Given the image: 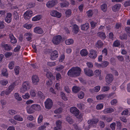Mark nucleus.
Masks as SVG:
<instances>
[{
  "instance_id": "f257e3e1",
  "label": "nucleus",
  "mask_w": 130,
  "mask_h": 130,
  "mask_svg": "<svg viewBox=\"0 0 130 130\" xmlns=\"http://www.w3.org/2000/svg\"><path fill=\"white\" fill-rule=\"evenodd\" d=\"M62 39V38L61 36L57 35L53 37L52 42L55 45H58L60 43Z\"/></svg>"
},
{
  "instance_id": "f03ea898",
  "label": "nucleus",
  "mask_w": 130,
  "mask_h": 130,
  "mask_svg": "<svg viewBox=\"0 0 130 130\" xmlns=\"http://www.w3.org/2000/svg\"><path fill=\"white\" fill-rule=\"evenodd\" d=\"M44 103L46 108L48 109H51L53 105V101L50 98L47 99Z\"/></svg>"
},
{
  "instance_id": "7ed1b4c3",
  "label": "nucleus",
  "mask_w": 130,
  "mask_h": 130,
  "mask_svg": "<svg viewBox=\"0 0 130 130\" xmlns=\"http://www.w3.org/2000/svg\"><path fill=\"white\" fill-rule=\"evenodd\" d=\"M84 71L85 74L88 76L91 77L94 75L93 72L91 69L85 68L84 69Z\"/></svg>"
},
{
  "instance_id": "20e7f679",
  "label": "nucleus",
  "mask_w": 130,
  "mask_h": 130,
  "mask_svg": "<svg viewBox=\"0 0 130 130\" xmlns=\"http://www.w3.org/2000/svg\"><path fill=\"white\" fill-rule=\"evenodd\" d=\"M105 78L106 83L109 84L112 82L113 79V76L112 74H109L106 75Z\"/></svg>"
},
{
  "instance_id": "39448f33",
  "label": "nucleus",
  "mask_w": 130,
  "mask_h": 130,
  "mask_svg": "<svg viewBox=\"0 0 130 130\" xmlns=\"http://www.w3.org/2000/svg\"><path fill=\"white\" fill-rule=\"evenodd\" d=\"M33 12L30 10L27 11L24 14V17L26 20H28L31 17Z\"/></svg>"
},
{
  "instance_id": "423d86ee",
  "label": "nucleus",
  "mask_w": 130,
  "mask_h": 130,
  "mask_svg": "<svg viewBox=\"0 0 130 130\" xmlns=\"http://www.w3.org/2000/svg\"><path fill=\"white\" fill-rule=\"evenodd\" d=\"M50 59L53 60L56 59L57 58L58 56V52L56 50H55L52 52L50 54Z\"/></svg>"
},
{
  "instance_id": "0eeeda50",
  "label": "nucleus",
  "mask_w": 130,
  "mask_h": 130,
  "mask_svg": "<svg viewBox=\"0 0 130 130\" xmlns=\"http://www.w3.org/2000/svg\"><path fill=\"white\" fill-rule=\"evenodd\" d=\"M90 52L89 56V57L91 58L94 59L97 56L96 51L91 49L90 51Z\"/></svg>"
},
{
  "instance_id": "6e6552de",
  "label": "nucleus",
  "mask_w": 130,
  "mask_h": 130,
  "mask_svg": "<svg viewBox=\"0 0 130 130\" xmlns=\"http://www.w3.org/2000/svg\"><path fill=\"white\" fill-rule=\"evenodd\" d=\"M71 112L74 114L75 116H77L79 113V111L75 107H71L70 109Z\"/></svg>"
},
{
  "instance_id": "1a4fd4ad",
  "label": "nucleus",
  "mask_w": 130,
  "mask_h": 130,
  "mask_svg": "<svg viewBox=\"0 0 130 130\" xmlns=\"http://www.w3.org/2000/svg\"><path fill=\"white\" fill-rule=\"evenodd\" d=\"M51 15L54 17H56L58 18H60L61 16V14L56 10H53L50 12Z\"/></svg>"
},
{
  "instance_id": "9d476101",
  "label": "nucleus",
  "mask_w": 130,
  "mask_h": 130,
  "mask_svg": "<svg viewBox=\"0 0 130 130\" xmlns=\"http://www.w3.org/2000/svg\"><path fill=\"white\" fill-rule=\"evenodd\" d=\"M57 3L56 0H53L48 2L46 4V5L48 8H51L53 7Z\"/></svg>"
},
{
  "instance_id": "9b49d317",
  "label": "nucleus",
  "mask_w": 130,
  "mask_h": 130,
  "mask_svg": "<svg viewBox=\"0 0 130 130\" xmlns=\"http://www.w3.org/2000/svg\"><path fill=\"white\" fill-rule=\"evenodd\" d=\"M74 71L75 76H78L80 75L81 69L80 68L78 67H73Z\"/></svg>"
},
{
  "instance_id": "f8f14e48",
  "label": "nucleus",
  "mask_w": 130,
  "mask_h": 130,
  "mask_svg": "<svg viewBox=\"0 0 130 130\" xmlns=\"http://www.w3.org/2000/svg\"><path fill=\"white\" fill-rule=\"evenodd\" d=\"M99 121V120L98 119L94 118L89 120L87 122L88 124H90L92 126V124H96Z\"/></svg>"
},
{
  "instance_id": "ddd939ff",
  "label": "nucleus",
  "mask_w": 130,
  "mask_h": 130,
  "mask_svg": "<svg viewBox=\"0 0 130 130\" xmlns=\"http://www.w3.org/2000/svg\"><path fill=\"white\" fill-rule=\"evenodd\" d=\"M32 81L33 84L35 85H37L39 81V79L37 76L34 75L32 76Z\"/></svg>"
},
{
  "instance_id": "4468645a",
  "label": "nucleus",
  "mask_w": 130,
  "mask_h": 130,
  "mask_svg": "<svg viewBox=\"0 0 130 130\" xmlns=\"http://www.w3.org/2000/svg\"><path fill=\"white\" fill-rule=\"evenodd\" d=\"M12 14L10 13H8L7 14V16L5 18V20L8 23H10L11 20Z\"/></svg>"
},
{
  "instance_id": "2eb2a0df",
  "label": "nucleus",
  "mask_w": 130,
  "mask_h": 130,
  "mask_svg": "<svg viewBox=\"0 0 130 130\" xmlns=\"http://www.w3.org/2000/svg\"><path fill=\"white\" fill-rule=\"evenodd\" d=\"M34 31L35 33L39 34H42L43 33L42 29L38 27H35L34 28Z\"/></svg>"
},
{
  "instance_id": "dca6fc26",
  "label": "nucleus",
  "mask_w": 130,
  "mask_h": 130,
  "mask_svg": "<svg viewBox=\"0 0 130 130\" xmlns=\"http://www.w3.org/2000/svg\"><path fill=\"white\" fill-rule=\"evenodd\" d=\"M2 47L4 48V50L7 51H10L12 49V47L10 45L7 44H2Z\"/></svg>"
},
{
  "instance_id": "f3484780",
  "label": "nucleus",
  "mask_w": 130,
  "mask_h": 130,
  "mask_svg": "<svg viewBox=\"0 0 130 130\" xmlns=\"http://www.w3.org/2000/svg\"><path fill=\"white\" fill-rule=\"evenodd\" d=\"M74 71L73 67L68 71L67 73L68 76L71 77H76Z\"/></svg>"
},
{
  "instance_id": "a211bd4d",
  "label": "nucleus",
  "mask_w": 130,
  "mask_h": 130,
  "mask_svg": "<svg viewBox=\"0 0 130 130\" xmlns=\"http://www.w3.org/2000/svg\"><path fill=\"white\" fill-rule=\"evenodd\" d=\"M121 6L120 4H116L113 6L112 7V11L114 12H117L119 10Z\"/></svg>"
},
{
  "instance_id": "6ab92c4d",
  "label": "nucleus",
  "mask_w": 130,
  "mask_h": 130,
  "mask_svg": "<svg viewBox=\"0 0 130 130\" xmlns=\"http://www.w3.org/2000/svg\"><path fill=\"white\" fill-rule=\"evenodd\" d=\"M22 86L27 90L29 89L30 87V83L28 82H24Z\"/></svg>"
},
{
  "instance_id": "aec40b11",
  "label": "nucleus",
  "mask_w": 130,
  "mask_h": 130,
  "mask_svg": "<svg viewBox=\"0 0 130 130\" xmlns=\"http://www.w3.org/2000/svg\"><path fill=\"white\" fill-rule=\"evenodd\" d=\"M9 37L11 40V42L12 43H15L17 42V40L12 34H10Z\"/></svg>"
},
{
  "instance_id": "412c9836",
  "label": "nucleus",
  "mask_w": 130,
  "mask_h": 130,
  "mask_svg": "<svg viewBox=\"0 0 130 130\" xmlns=\"http://www.w3.org/2000/svg\"><path fill=\"white\" fill-rule=\"evenodd\" d=\"M89 27V24L88 23H86L85 24L81 25V29L82 30H87Z\"/></svg>"
},
{
  "instance_id": "4be33fe9",
  "label": "nucleus",
  "mask_w": 130,
  "mask_h": 130,
  "mask_svg": "<svg viewBox=\"0 0 130 130\" xmlns=\"http://www.w3.org/2000/svg\"><path fill=\"white\" fill-rule=\"evenodd\" d=\"M15 87V84L13 83L10 85L6 90L9 94L12 90Z\"/></svg>"
},
{
  "instance_id": "5701e85b",
  "label": "nucleus",
  "mask_w": 130,
  "mask_h": 130,
  "mask_svg": "<svg viewBox=\"0 0 130 130\" xmlns=\"http://www.w3.org/2000/svg\"><path fill=\"white\" fill-rule=\"evenodd\" d=\"M13 118L15 120L19 121H23V118L20 115H17L13 117Z\"/></svg>"
},
{
  "instance_id": "b1692460",
  "label": "nucleus",
  "mask_w": 130,
  "mask_h": 130,
  "mask_svg": "<svg viewBox=\"0 0 130 130\" xmlns=\"http://www.w3.org/2000/svg\"><path fill=\"white\" fill-rule=\"evenodd\" d=\"M79 29L78 26L76 24H74L73 26L72 32L75 34H77L79 32Z\"/></svg>"
},
{
  "instance_id": "393cba45",
  "label": "nucleus",
  "mask_w": 130,
  "mask_h": 130,
  "mask_svg": "<svg viewBox=\"0 0 130 130\" xmlns=\"http://www.w3.org/2000/svg\"><path fill=\"white\" fill-rule=\"evenodd\" d=\"M72 89L73 92L76 93L78 92L80 90V88L79 87L74 86L73 87Z\"/></svg>"
},
{
  "instance_id": "a878e982",
  "label": "nucleus",
  "mask_w": 130,
  "mask_h": 130,
  "mask_svg": "<svg viewBox=\"0 0 130 130\" xmlns=\"http://www.w3.org/2000/svg\"><path fill=\"white\" fill-rule=\"evenodd\" d=\"M103 45L102 42L100 40H99L96 43L95 46L96 47L98 48H100Z\"/></svg>"
},
{
  "instance_id": "bb28decb",
  "label": "nucleus",
  "mask_w": 130,
  "mask_h": 130,
  "mask_svg": "<svg viewBox=\"0 0 130 130\" xmlns=\"http://www.w3.org/2000/svg\"><path fill=\"white\" fill-rule=\"evenodd\" d=\"M114 111V109L111 108H107L103 110V112L105 113H110Z\"/></svg>"
},
{
  "instance_id": "cd10ccee",
  "label": "nucleus",
  "mask_w": 130,
  "mask_h": 130,
  "mask_svg": "<svg viewBox=\"0 0 130 130\" xmlns=\"http://www.w3.org/2000/svg\"><path fill=\"white\" fill-rule=\"evenodd\" d=\"M35 111H39L41 110V108L40 105L38 104H34L32 105Z\"/></svg>"
},
{
  "instance_id": "c85d7f7f",
  "label": "nucleus",
  "mask_w": 130,
  "mask_h": 130,
  "mask_svg": "<svg viewBox=\"0 0 130 130\" xmlns=\"http://www.w3.org/2000/svg\"><path fill=\"white\" fill-rule=\"evenodd\" d=\"M32 34L30 33H26L25 34V38L27 41H30L31 39Z\"/></svg>"
},
{
  "instance_id": "c756f323",
  "label": "nucleus",
  "mask_w": 130,
  "mask_h": 130,
  "mask_svg": "<svg viewBox=\"0 0 130 130\" xmlns=\"http://www.w3.org/2000/svg\"><path fill=\"white\" fill-rule=\"evenodd\" d=\"M38 96L40 99H45V96L43 94L41 91H38L37 93Z\"/></svg>"
},
{
  "instance_id": "7c9ffc66",
  "label": "nucleus",
  "mask_w": 130,
  "mask_h": 130,
  "mask_svg": "<svg viewBox=\"0 0 130 130\" xmlns=\"http://www.w3.org/2000/svg\"><path fill=\"white\" fill-rule=\"evenodd\" d=\"M27 110V112L29 114L32 113L35 111L32 105L30 107H28Z\"/></svg>"
},
{
  "instance_id": "2f4dec72",
  "label": "nucleus",
  "mask_w": 130,
  "mask_h": 130,
  "mask_svg": "<svg viewBox=\"0 0 130 130\" xmlns=\"http://www.w3.org/2000/svg\"><path fill=\"white\" fill-rule=\"evenodd\" d=\"M2 74L4 76L7 77L8 76V74L7 72V70L6 69L4 68L2 70Z\"/></svg>"
},
{
  "instance_id": "473e14b6",
  "label": "nucleus",
  "mask_w": 130,
  "mask_h": 130,
  "mask_svg": "<svg viewBox=\"0 0 130 130\" xmlns=\"http://www.w3.org/2000/svg\"><path fill=\"white\" fill-rule=\"evenodd\" d=\"M80 54L82 56H85L88 55V53L86 49H83L81 51Z\"/></svg>"
},
{
  "instance_id": "72a5a7b5",
  "label": "nucleus",
  "mask_w": 130,
  "mask_h": 130,
  "mask_svg": "<svg viewBox=\"0 0 130 130\" xmlns=\"http://www.w3.org/2000/svg\"><path fill=\"white\" fill-rule=\"evenodd\" d=\"M47 77L49 78H51V79H55V77L51 73L49 72L46 73Z\"/></svg>"
},
{
  "instance_id": "f704fd0d",
  "label": "nucleus",
  "mask_w": 130,
  "mask_h": 130,
  "mask_svg": "<svg viewBox=\"0 0 130 130\" xmlns=\"http://www.w3.org/2000/svg\"><path fill=\"white\" fill-rule=\"evenodd\" d=\"M102 119L105 120L107 122H110L112 121V118L106 117L105 116L103 115L102 116Z\"/></svg>"
},
{
  "instance_id": "c9c22d12",
  "label": "nucleus",
  "mask_w": 130,
  "mask_h": 130,
  "mask_svg": "<svg viewBox=\"0 0 130 130\" xmlns=\"http://www.w3.org/2000/svg\"><path fill=\"white\" fill-rule=\"evenodd\" d=\"M97 35L102 39H104L105 38V35L103 32H99L97 33Z\"/></svg>"
},
{
  "instance_id": "e433bc0d",
  "label": "nucleus",
  "mask_w": 130,
  "mask_h": 130,
  "mask_svg": "<svg viewBox=\"0 0 130 130\" xmlns=\"http://www.w3.org/2000/svg\"><path fill=\"white\" fill-rule=\"evenodd\" d=\"M74 42V41L72 39H69L66 40L65 41V43L67 45H69L72 44Z\"/></svg>"
},
{
  "instance_id": "4c0bfd02",
  "label": "nucleus",
  "mask_w": 130,
  "mask_h": 130,
  "mask_svg": "<svg viewBox=\"0 0 130 130\" xmlns=\"http://www.w3.org/2000/svg\"><path fill=\"white\" fill-rule=\"evenodd\" d=\"M101 10L104 12H106L107 10V5L105 4H103L101 5Z\"/></svg>"
},
{
  "instance_id": "58836bf2",
  "label": "nucleus",
  "mask_w": 130,
  "mask_h": 130,
  "mask_svg": "<svg viewBox=\"0 0 130 130\" xmlns=\"http://www.w3.org/2000/svg\"><path fill=\"white\" fill-rule=\"evenodd\" d=\"M100 86H98L94 87V90H91L90 91L92 93L94 91L96 92H98L100 90Z\"/></svg>"
},
{
  "instance_id": "ea45409f",
  "label": "nucleus",
  "mask_w": 130,
  "mask_h": 130,
  "mask_svg": "<svg viewBox=\"0 0 130 130\" xmlns=\"http://www.w3.org/2000/svg\"><path fill=\"white\" fill-rule=\"evenodd\" d=\"M84 93L82 91H80L77 94V96L78 98L80 99H83L84 96Z\"/></svg>"
},
{
  "instance_id": "a19ab883",
  "label": "nucleus",
  "mask_w": 130,
  "mask_h": 130,
  "mask_svg": "<svg viewBox=\"0 0 130 130\" xmlns=\"http://www.w3.org/2000/svg\"><path fill=\"white\" fill-rule=\"evenodd\" d=\"M62 123V121L60 120L57 121L56 122V127L58 128H61V125Z\"/></svg>"
},
{
  "instance_id": "79ce46f5",
  "label": "nucleus",
  "mask_w": 130,
  "mask_h": 130,
  "mask_svg": "<svg viewBox=\"0 0 130 130\" xmlns=\"http://www.w3.org/2000/svg\"><path fill=\"white\" fill-rule=\"evenodd\" d=\"M119 38L121 40H126L127 38V36L126 34H123L120 35L119 36Z\"/></svg>"
},
{
  "instance_id": "37998d69",
  "label": "nucleus",
  "mask_w": 130,
  "mask_h": 130,
  "mask_svg": "<svg viewBox=\"0 0 130 130\" xmlns=\"http://www.w3.org/2000/svg\"><path fill=\"white\" fill-rule=\"evenodd\" d=\"M14 96L15 98L18 101H20L22 100V98L18 93H15Z\"/></svg>"
},
{
  "instance_id": "c03bdc74",
  "label": "nucleus",
  "mask_w": 130,
  "mask_h": 130,
  "mask_svg": "<svg viewBox=\"0 0 130 130\" xmlns=\"http://www.w3.org/2000/svg\"><path fill=\"white\" fill-rule=\"evenodd\" d=\"M8 113L10 115H13L17 113V112L15 110L13 109H10L8 111Z\"/></svg>"
},
{
  "instance_id": "a18cd8bd",
  "label": "nucleus",
  "mask_w": 130,
  "mask_h": 130,
  "mask_svg": "<svg viewBox=\"0 0 130 130\" xmlns=\"http://www.w3.org/2000/svg\"><path fill=\"white\" fill-rule=\"evenodd\" d=\"M120 45V41L118 40H117L115 41L113 44V46L115 47H118Z\"/></svg>"
},
{
  "instance_id": "49530a36",
  "label": "nucleus",
  "mask_w": 130,
  "mask_h": 130,
  "mask_svg": "<svg viewBox=\"0 0 130 130\" xmlns=\"http://www.w3.org/2000/svg\"><path fill=\"white\" fill-rule=\"evenodd\" d=\"M41 16L40 15H37L33 18L32 20L34 21H36L39 20L41 18Z\"/></svg>"
},
{
  "instance_id": "de8ad7c7",
  "label": "nucleus",
  "mask_w": 130,
  "mask_h": 130,
  "mask_svg": "<svg viewBox=\"0 0 130 130\" xmlns=\"http://www.w3.org/2000/svg\"><path fill=\"white\" fill-rule=\"evenodd\" d=\"M60 4L61 7H63L68 6L69 3L67 2H65L63 3H60Z\"/></svg>"
},
{
  "instance_id": "09e8293b",
  "label": "nucleus",
  "mask_w": 130,
  "mask_h": 130,
  "mask_svg": "<svg viewBox=\"0 0 130 130\" xmlns=\"http://www.w3.org/2000/svg\"><path fill=\"white\" fill-rule=\"evenodd\" d=\"M66 119L69 123L71 124L73 123V120L72 118L70 116H68L66 118Z\"/></svg>"
},
{
  "instance_id": "8fccbe9b",
  "label": "nucleus",
  "mask_w": 130,
  "mask_h": 130,
  "mask_svg": "<svg viewBox=\"0 0 130 130\" xmlns=\"http://www.w3.org/2000/svg\"><path fill=\"white\" fill-rule=\"evenodd\" d=\"M109 63L107 61H104L101 63V66L102 68H105L108 64Z\"/></svg>"
},
{
  "instance_id": "3c124183",
  "label": "nucleus",
  "mask_w": 130,
  "mask_h": 130,
  "mask_svg": "<svg viewBox=\"0 0 130 130\" xmlns=\"http://www.w3.org/2000/svg\"><path fill=\"white\" fill-rule=\"evenodd\" d=\"M13 13L14 17V19L17 20H19V16L18 12L16 11H14Z\"/></svg>"
},
{
  "instance_id": "603ef678",
  "label": "nucleus",
  "mask_w": 130,
  "mask_h": 130,
  "mask_svg": "<svg viewBox=\"0 0 130 130\" xmlns=\"http://www.w3.org/2000/svg\"><path fill=\"white\" fill-rule=\"evenodd\" d=\"M43 119V116L40 115L38 119V123H40L42 122Z\"/></svg>"
},
{
  "instance_id": "864d4df0",
  "label": "nucleus",
  "mask_w": 130,
  "mask_h": 130,
  "mask_svg": "<svg viewBox=\"0 0 130 130\" xmlns=\"http://www.w3.org/2000/svg\"><path fill=\"white\" fill-rule=\"evenodd\" d=\"M103 107V104L100 103L98 104L96 106V108L98 110H100L102 109Z\"/></svg>"
},
{
  "instance_id": "5fc2aeb1",
  "label": "nucleus",
  "mask_w": 130,
  "mask_h": 130,
  "mask_svg": "<svg viewBox=\"0 0 130 130\" xmlns=\"http://www.w3.org/2000/svg\"><path fill=\"white\" fill-rule=\"evenodd\" d=\"M14 64V62L13 61H12L11 62L8 66V67L10 69H13Z\"/></svg>"
},
{
  "instance_id": "6e6d98bb",
  "label": "nucleus",
  "mask_w": 130,
  "mask_h": 130,
  "mask_svg": "<svg viewBox=\"0 0 130 130\" xmlns=\"http://www.w3.org/2000/svg\"><path fill=\"white\" fill-rule=\"evenodd\" d=\"M8 83V81L6 80H2L0 81V84L3 86L6 85Z\"/></svg>"
},
{
  "instance_id": "4d7b16f0",
  "label": "nucleus",
  "mask_w": 130,
  "mask_h": 130,
  "mask_svg": "<svg viewBox=\"0 0 130 130\" xmlns=\"http://www.w3.org/2000/svg\"><path fill=\"white\" fill-rule=\"evenodd\" d=\"M19 70L20 67L19 66H16L15 67L14 69V70L16 74L17 75L19 74Z\"/></svg>"
},
{
  "instance_id": "13d9d810",
  "label": "nucleus",
  "mask_w": 130,
  "mask_h": 130,
  "mask_svg": "<svg viewBox=\"0 0 130 130\" xmlns=\"http://www.w3.org/2000/svg\"><path fill=\"white\" fill-rule=\"evenodd\" d=\"M101 70H96L94 72V74L96 76H99L101 75Z\"/></svg>"
},
{
  "instance_id": "bf43d9fd",
  "label": "nucleus",
  "mask_w": 130,
  "mask_h": 130,
  "mask_svg": "<svg viewBox=\"0 0 130 130\" xmlns=\"http://www.w3.org/2000/svg\"><path fill=\"white\" fill-rule=\"evenodd\" d=\"M105 96L104 94H101L98 95L96 96V98L98 100H101L105 97Z\"/></svg>"
},
{
  "instance_id": "052dcab7",
  "label": "nucleus",
  "mask_w": 130,
  "mask_h": 130,
  "mask_svg": "<svg viewBox=\"0 0 130 130\" xmlns=\"http://www.w3.org/2000/svg\"><path fill=\"white\" fill-rule=\"evenodd\" d=\"M124 6L125 7L130 6V0L125 1L124 3Z\"/></svg>"
},
{
  "instance_id": "680f3d73",
  "label": "nucleus",
  "mask_w": 130,
  "mask_h": 130,
  "mask_svg": "<svg viewBox=\"0 0 130 130\" xmlns=\"http://www.w3.org/2000/svg\"><path fill=\"white\" fill-rule=\"evenodd\" d=\"M109 87L107 86H104L102 88V91L104 92L107 91L109 89Z\"/></svg>"
},
{
  "instance_id": "e2e57ef3",
  "label": "nucleus",
  "mask_w": 130,
  "mask_h": 130,
  "mask_svg": "<svg viewBox=\"0 0 130 130\" xmlns=\"http://www.w3.org/2000/svg\"><path fill=\"white\" fill-rule=\"evenodd\" d=\"M86 13L88 17H90L92 16L93 13L92 10H90L86 12Z\"/></svg>"
},
{
  "instance_id": "0e129e2a",
  "label": "nucleus",
  "mask_w": 130,
  "mask_h": 130,
  "mask_svg": "<svg viewBox=\"0 0 130 130\" xmlns=\"http://www.w3.org/2000/svg\"><path fill=\"white\" fill-rule=\"evenodd\" d=\"M30 94L32 97H35L36 95L35 91L34 90H31L30 91Z\"/></svg>"
},
{
  "instance_id": "69168bd1",
  "label": "nucleus",
  "mask_w": 130,
  "mask_h": 130,
  "mask_svg": "<svg viewBox=\"0 0 130 130\" xmlns=\"http://www.w3.org/2000/svg\"><path fill=\"white\" fill-rule=\"evenodd\" d=\"M117 57L118 60L122 62L123 61L124 58L123 56L122 55L118 56Z\"/></svg>"
},
{
  "instance_id": "338daca9",
  "label": "nucleus",
  "mask_w": 130,
  "mask_h": 130,
  "mask_svg": "<svg viewBox=\"0 0 130 130\" xmlns=\"http://www.w3.org/2000/svg\"><path fill=\"white\" fill-rule=\"evenodd\" d=\"M116 124L115 122H113L110 125V127L112 130H115Z\"/></svg>"
},
{
  "instance_id": "774afa93",
  "label": "nucleus",
  "mask_w": 130,
  "mask_h": 130,
  "mask_svg": "<svg viewBox=\"0 0 130 130\" xmlns=\"http://www.w3.org/2000/svg\"><path fill=\"white\" fill-rule=\"evenodd\" d=\"M125 29L128 36L130 37V27H126Z\"/></svg>"
}]
</instances>
